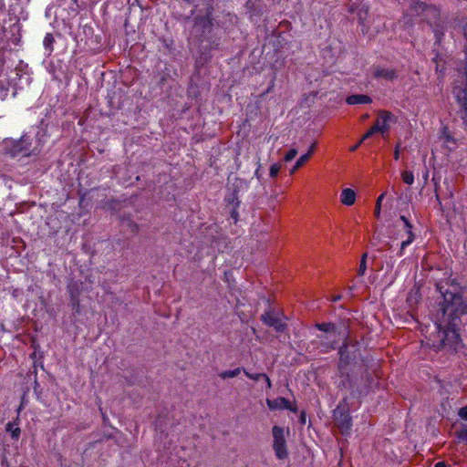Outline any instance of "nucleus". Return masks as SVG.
I'll return each instance as SVG.
<instances>
[{
  "label": "nucleus",
  "instance_id": "1",
  "mask_svg": "<svg viewBox=\"0 0 467 467\" xmlns=\"http://www.w3.org/2000/svg\"><path fill=\"white\" fill-rule=\"evenodd\" d=\"M359 348L357 342L345 340L338 348L337 389L347 390L352 398L362 399L379 387V378L358 364Z\"/></svg>",
  "mask_w": 467,
  "mask_h": 467
},
{
  "label": "nucleus",
  "instance_id": "2",
  "mask_svg": "<svg viewBox=\"0 0 467 467\" xmlns=\"http://www.w3.org/2000/svg\"><path fill=\"white\" fill-rule=\"evenodd\" d=\"M436 290L441 300L438 303L439 320L437 328L441 327H460L462 317L467 316V298L463 296L464 287L456 278H447L436 284Z\"/></svg>",
  "mask_w": 467,
  "mask_h": 467
},
{
  "label": "nucleus",
  "instance_id": "3",
  "mask_svg": "<svg viewBox=\"0 0 467 467\" xmlns=\"http://www.w3.org/2000/svg\"><path fill=\"white\" fill-rule=\"evenodd\" d=\"M42 149L40 139L24 134L19 140H15L8 150L12 157H30L37 155Z\"/></svg>",
  "mask_w": 467,
  "mask_h": 467
},
{
  "label": "nucleus",
  "instance_id": "4",
  "mask_svg": "<svg viewBox=\"0 0 467 467\" xmlns=\"http://www.w3.org/2000/svg\"><path fill=\"white\" fill-rule=\"evenodd\" d=\"M241 184L242 181L236 180V182L229 187L228 192L224 197L225 210L229 212L230 218L233 220L234 223H236L239 221L238 210L241 204V201L239 199Z\"/></svg>",
  "mask_w": 467,
  "mask_h": 467
},
{
  "label": "nucleus",
  "instance_id": "5",
  "mask_svg": "<svg viewBox=\"0 0 467 467\" xmlns=\"http://www.w3.org/2000/svg\"><path fill=\"white\" fill-rule=\"evenodd\" d=\"M378 116L379 119L374 123V125L362 136L361 141H365L378 132L384 134L390 129L389 123L397 121V118L389 110H379Z\"/></svg>",
  "mask_w": 467,
  "mask_h": 467
},
{
  "label": "nucleus",
  "instance_id": "6",
  "mask_svg": "<svg viewBox=\"0 0 467 467\" xmlns=\"http://www.w3.org/2000/svg\"><path fill=\"white\" fill-rule=\"evenodd\" d=\"M272 433L274 438L273 449L276 458L278 460L286 459L288 456V451L284 428L280 426H274L272 428Z\"/></svg>",
  "mask_w": 467,
  "mask_h": 467
},
{
  "label": "nucleus",
  "instance_id": "7",
  "mask_svg": "<svg viewBox=\"0 0 467 467\" xmlns=\"http://www.w3.org/2000/svg\"><path fill=\"white\" fill-rule=\"evenodd\" d=\"M460 327H441L439 331L443 330L441 343L443 347L457 351L462 345V338L459 333Z\"/></svg>",
  "mask_w": 467,
  "mask_h": 467
},
{
  "label": "nucleus",
  "instance_id": "8",
  "mask_svg": "<svg viewBox=\"0 0 467 467\" xmlns=\"http://www.w3.org/2000/svg\"><path fill=\"white\" fill-rule=\"evenodd\" d=\"M372 76L375 79L394 81L399 78L398 70L392 67H386L382 65H373Z\"/></svg>",
  "mask_w": 467,
  "mask_h": 467
},
{
  "label": "nucleus",
  "instance_id": "9",
  "mask_svg": "<svg viewBox=\"0 0 467 467\" xmlns=\"http://www.w3.org/2000/svg\"><path fill=\"white\" fill-rule=\"evenodd\" d=\"M334 420L343 434H348L352 427V418L348 410H334Z\"/></svg>",
  "mask_w": 467,
  "mask_h": 467
},
{
  "label": "nucleus",
  "instance_id": "10",
  "mask_svg": "<svg viewBox=\"0 0 467 467\" xmlns=\"http://www.w3.org/2000/svg\"><path fill=\"white\" fill-rule=\"evenodd\" d=\"M261 320L266 326L273 327L276 332L282 333L284 332L287 326L285 322H283L275 313L272 311H266L262 315Z\"/></svg>",
  "mask_w": 467,
  "mask_h": 467
},
{
  "label": "nucleus",
  "instance_id": "11",
  "mask_svg": "<svg viewBox=\"0 0 467 467\" xmlns=\"http://www.w3.org/2000/svg\"><path fill=\"white\" fill-rule=\"evenodd\" d=\"M319 340V348H321L322 353H328L331 350L337 348L338 339L337 337H335L329 334H324L317 336Z\"/></svg>",
  "mask_w": 467,
  "mask_h": 467
},
{
  "label": "nucleus",
  "instance_id": "12",
  "mask_svg": "<svg viewBox=\"0 0 467 467\" xmlns=\"http://www.w3.org/2000/svg\"><path fill=\"white\" fill-rule=\"evenodd\" d=\"M422 15H425V19L429 25L439 26V22H441V10L439 7L433 5H427V8H425V12Z\"/></svg>",
  "mask_w": 467,
  "mask_h": 467
},
{
  "label": "nucleus",
  "instance_id": "13",
  "mask_svg": "<svg viewBox=\"0 0 467 467\" xmlns=\"http://www.w3.org/2000/svg\"><path fill=\"white\" fill-rule=\"evenodd\" d=\"M456 98L463 111V121L467 125V86L464 88L457 90Z\"/></svg>",
  "mask_w": 467,
  "mask_h": 467
},
{
  "label": "nucleus",
  "instance_id": "14",
  "mask_svg": "<svg viewBox=\"0 0 467 467\" xmlns=\"http://www.w3.org/2000/svg\"><path fill=\"white\" fill-rule=\"evenodd\" d=\"M371 102V97L366 94H353L346 99V103L348 105L370 104Z\"/></svg>",
  "mask_w": 467,
  "mask_h": 467
},
{
  "label": "nucleus",
  "instance_id": "15",
  "mask_svg": "<svg viewBox=\"0 0 467 467\" xmlns=\"http://www.w3.org/2000/svg\"><path fill=\"white\" fill-rule=\"evenodd\" d=\"M288 400L284 397H278L274 400L266 399V404L271 410H285L288 407Z\"/></svg>",
  "mask_w": 467,
  "mask_h": 467
},
{
  "label": "nucleus",
  "instance_id": "16",
  "mask_svg": "<svg viewBox=\"0 0 467 467\" xmlns=\"http://www.w3.org/2000/svg\"><path fill=\"white\" fill-rule=\"evenodd\" d=\"M319 331L324 332L325 334H329L330 336L337 337V327L335 323L332 322H323V323H316L314 326Z\"/></svg>",
  "mask_w": 467,
  "mask_h": 467
},
{
  "label": "nucleus",
  "instance_id": "17",
  "mask_svg": "<svg viewBox=\"0 0 467 467\" xmlns=\"http://www.w3.org/2000/svg\"><path fill=\"white\" fill-rule=\"evenodd\" d=\"M18 417L14 421H9L5 425V431L9 432L12 440L18 441L21 435V429L18 427Z\"/></svg>",
  "mask_w": 467,
  "mask_h": 467
},
{
  "label": "nucleus",
  "instance_id": "18",
  "mask_svg": "<svg viewBox=\"0 0 467 467\" xmlns=\"http://www.w3.org/2000/svg\"><path fill=\"white\" fill-rule=\"evenodd\" d=\"M340 201L347 206L353 205L356 201V192L350 188L344 189L340 194Z\"/></svg>",
  "mask_w": 467,
  "mask_h": 467
},
{
  "label": "nucleus",
  "instance_id": "19",
  "mask_svg": "<svg viewBox=\"0 0 467 467\" xmlns=\"http://www.w3.org/2000/svg\"><path fill=\"white\" fill-rule=\"evenodd\" d=\"M245 7L251 15L261 16L263 14L261 0H247Z\"/></svg>",
  "mask_w": 467,
  "mask_h": 467
},
{
  "label": "nucleus",
  "instance_id": "20",
  "mask_svg": "<svg viewBox=\"0 0 467 467\" xmlns=\"http://www.w3.org/2000/svg\"><path fill=\"white\" fill-rule=\"evenodd\" d=\"M400 221H401L403 223V230L405 231V233L407 234V239L411 238V243H413L415 241L416 235L412 231V229H413L412 223L410 222V220L405 215H400Z\"/></svg>",
  "mask_w": 467,
  "mask_h": 467
},
{
  "label": "nucleus",
  "instance_id": "21",
  "mask_svg": "<svg viewBox=\"0 0 467 467\" xmlns=\"http://www.w3.org/2000/svg\"><path fill=\"white\" fill-rule=\"evenodd\" d=\"M67 290L69 294V297H73L76 300L77 296H80L81 293V283L78 281L71 280L67 286Z\"/></svg>",
  "mask_w": 467,
  "mask_h": 467
},
{
  "label": "nucleus",
  "instance_id": "22",
  "mask_svg": "<svg viewBox=\"0 0 467 467\" xmlns=\"http://www.w3.org/2000/svg\"><path fill=\"white\" fill-rule=\"evenodd\" d=\"M425 8H427V4L420 0H412L410 5V9L417 16L422 15Z\"/></svg>",
  "mask_w": 467,
  "mask_h": 467
},
{
  "label": "nucleus",
  "instance_id": "23",
  "mask_svg": "<svg viewBox=\"0 0 467 467\" xmlns=\"http://www.w3.org/2000/svg\"><path fill=\"white\" fill-rule=\"evenodd\" d=\"M54 43H55V38H54L53 34L47 33L44 37V40H43V46H44L46 51L48 52V54H51L53 52Z\"/></svg>",
  "mask_w": 467,
  "mask_h": 467
},
{
  "label": "nucleus",
  "instance_id": "24",
  "mask_svg": "<svg viewBox=\"0 0 467 467\" xmlns=\"http://www.w3.org/2000/svg\"><path fill=\"white\" fill-rule=\"evenodd\" d=\"M195 26H202L203 30L211 28L213 26L212 19L208 16L196 17Z\"/></svg>",
  "mask_w": 467,
  "mask_h": 467
},
{
  "label": "nucleus",
  "instance_id": "25",
  "mask_svg": "<svg viewBox=\"0 0 467 467\" xmlns=\"http://www.w3.org/2000/svg\"><path fill=\"white\" fill-rule=\"evenodd\" d=\"M243 369H244V368H236L232 370H224L219 374V377L223 379L234 378V377L238 376L241 373V371H243Z\"/></svg>",
  "mask_w": 467,
  "mask_h": 467
},
{
  "label": "nucleus",
  "instance_id": "26",
  "mask_svg": "<svg viewBox=\"0 0 467 467\" xmlns=\"http://www.w3.org/2000/svg\"><path fill=\"white\" fill-rule=\"evenodd\" d=\"M402 181L408 184L412 185L414 182V174L411 171H405L401 174Z\"/></svg>",
  "mask_w": 467,
  "mask_h": 467
},
{
  "label": "nucleus",
  "instance_id": "27",
  "mask_svg": "<svg viewBox=\"0 0 467 467\" xmlns=\"http://www.w3.org/2000/svg\"><path fill=\"white\" fill-rule=\"evenodd\" d=\"M385 197V193H381L378 199H377V202H376V205H375V211H374V214L377 218H379L380 216V211H381V202L382 200L384 199Z\"/></svg>",
  "mask_w": 467,
  "mask_h": 467
},
{
  "label": "nucleus",
  "instance_id": "28",
  "mask_svg": "<svg viewBox=\"0 0 467 467\" xmlns=\"http://www.w3.org/2000/svg\"><path fill=\"white\" fill-rule=\"evenodd\" d=\"M280 169H281V165L279 163L272 164L269 169L270 177H272V178L277 177L279 174Z\"/></svg>",
  "mask_w": 467,
  "mask_h": 467
},
{
  "label": "nucleus",
  "instance_id": "29",
  "mask_svg": "<svg viewBox=\"0 0 467 467\" xmlns=\"http://www.w3.org/2000/svg\"><path fill=\"white\" fill-rule=\"evenodd\" d=\"M433 27V33L435 36V39L437 42H441L443 36V31L440 28L441 23L439 22V26H431Z\"/></svg>",
  "mask_w": 467,
  "mask_h": 467
},
{
  "label": "nucleus",
  "instance_id": "30",
  "mask_svg": "<svg viewBox=\"0 0 467 467\" xmlns=\"http://www.w3.org/2000/svg\"><path fill=\"white\" fill-rule=\"evenodd\" d=\"M309 159H310V154L305 153V154L301 155L296 161V169L301 168Z\"/></svg>",
  "mask_w": 467,
  "mask_h": 467
},
{
  "label": "nucleus",
  "instance_id": "31",
  "mask_svg": "<svg viewBox=\"0 0 467 467\" xmlns=\"http://www.w3.org/2000/svg\"><path fill=\"white\" fill-rule=\"evenodd\" d=\"M243 371L248 379H251L256 380V381L263 379V376H264V373H250L245 368H244Z\"/></svg>",
  "mask_w": 467,
  "mask_h": 467
},
{
  "label": "nucleus",
  "instance_id": "32",
  "mask_svg": "<svg viewBox=\"0 0 467 467\" xmlns=\"http://www.w3.org/2000/svg\"><path fill=\"white\" fill-rule=\"evenodd\" d=\"M456 435L460 441H467V425H464L461 430H459Z\"/></svg>",
  "mask_w": 467,
  "mask_h": 467
},
{
  "label": "nucleus",
  "instance_id": "33",
  "mask_svg": "<svg viewBox=\"0 0 467 467\" xmlns=\"http://www.w3.org/2000/svg\"><path fill=\"white\" fill-rule=\"evenodd\" d=\"M297 155V150L296 149H290L285 155L284 160L288 162L291 161L296 158Z\"/></svg>",
  "mask_w": 467,
  "mask_h": 467
},
{
  "label": "nucleus",
  "instance_id": "34",
  "mask_svg": "<svg viewBox=\"0 0 467 467\" xmlns=\"http://www.w3.org/2000/svg\"><path fill=\"white\" fill-rule=\"evenodd\" d=\"M411 244H412L411 243V238L410 239H406V240L402 241L401 244H400V251L398 252V256H402L404 254V251H405L406 247H408Z\"/></svg>",
  "mask_w": 467,
  "mask_h": 467
},
{
  "label": "nucleus",
  "instance_id": "35",
  "mask_svg": "<svg viewBox=\"0 0 467 467\" xmlns=\"http://www.w3.org/2000/svg\"><path fill=\"white\" fill-rule=\"evenodd\" d=\"M441 137L446 142H455L453 137L451 135L447 128H444L441 132Z\"/></svg>",
  "mask_w": 467,
  "mask_h": 467
},
{
  "label": "nucleus",
  "instance_id": "36",
  "mask_svg": "<svg viewBox=\"0 0 467 467\" xmlns=\"http://www.w3.org/2000/svg\"><path fill=\"white\" fill-rule=\"evenodd\" d=\"M366 270H367V263L364 261L360 262L358 269V275H364V274L366 273Z\"/></svg>",
  "mask_w": 467,
  "mask_h": 467
},
{
  "label": "nucleus",
  "instance_id": "37",
  "mask_svg": "<svg viewBox=\"0 0 467 467\" xmlns=\"http://www.w3.org/2000/svg\"><path fill=\"white\" fill-rule=\"evenodd\" d=\"M458 415L461 419L467 420V405L459 410Z\"/></svg>",
  "mask_w": 467,
  "mask_h": 467
},
{
  "label": "nucleus",
  "instance_id": "38",
  "mask_svg": "<svg viewBox=\"0 0 467 467\" xmlns=\"http://www.w3.org/2000/svg\"><path fill=\"white\" fill-rule=\"evenodd\" d=\"M298 421H299L300 425H305L306 424V413L305 410H302L300 412Z\"/></svg>",
  "mask_w": 467,
  "mask_h": 467
},
{
  "label": "nucleus",
  "instance_id": "39",
  "mask_svg": "<svg viewBox=\"0 0 467 467\" xmlns=\"http://www.w3.org/2000/svg\"><path fill=\"white\" fill-rule=\"evenodd\" d=\"M285 410L291 411V412H297V406L296 404L294 402V403H291L290 401H288V407L285 408Z\"/></svg>",
  "mask_w": 467,
  "mask_h": 467
},
{
  "label": "nucleus",
  "instance_id": "40",
  "mask_svg": "<svg viewBox=\"0 0 467 467\" xmlns=\"http://www.w3.org/2000/svg\"><path fill=\"white\" fill-rule=\"evenodd\" d=\"M70 304L74 308L78 307L79 306V296H76V300H74L73 297H70Z\"/></svg>",
  "mask_w": 467,
  "mask_h": 467
},
{
  "label": "nucleus",
  "instance_id": "41",
  "mask_svg": "<svg viewBox=\"0 0 467 467\" xmlns=\"http://www.w3.org/2000/svg\"><path fill=\"white\" fill-rule=\"evenodd\" d=\"M263 379L265 381L267 388L271 389L272 388V382H271L269 377L265 373H264Z\"/></svg>",
  "mask_w": 467,
  "mask_h": 467
},
{
  "label": "nucleus",
  "instance_id": "42",
  "mask_svg": "<svg viewBox=\"0 0 467 467\" xmlns=\"http://www.w3.org/2000/svg\"><path fill=\"white\" fill-rule=\"evenodd\" d=\"M316 148H317V142H313L310 145L309 150H308V151L306 154H310V157H311L312 154L314 153V150H316Z\"/></svg>",
  "mask_w": 467,
  "mask_h": 467
},
{
  "label": "nucleus",
  "instance_id": "43",
  "mask_svg": "<svg viewBox=\"0 0 467 467\" xmlns=\"http://www.w3.org/2000/svg\"><path fill=\"white\" fill-rule=\"evenodd\" d=\"M393 157L396 161H398L400 159V145L396 146L394 152H393Z\"/></svg>",
  "mask_w": 467,
  "mask_h": 467
},
{
  "label": "nucleus",
  "instance_id": "44",
  "mask_svg": "<svg viewBox=\"0 0 467 467\" xmlns=\"http://www.w3.org/2000/svg\"><path fill=\"white\" fill-rule=\"evenodd\" d=\"M363 141H361V140L359 141H358L356 144H354L351 148H350V151H355L358 149V147L361 145Z\"/></svg>",
  "mask_w": 467,
  "mask_h": 467
},
{
  "label": "nucleus",
  "instance_id": "45",
  "mask_svg": "<svg viewBox=\"0 0 467 467\" xmlns=\"http://www.w3.org/2000/svg\"><path fill=\"white\" fill-rule=\"evenodd\" d=\"M274 86H275V78L271 80V83H270L268 88L266 89L265 93L271 92V90L273 89Z\"/></svg>",
  "mask_w": 467,
  "mask_h": 467
},
{
  "label": "nucleus",
  "instance_id": "46",
  "mask_svg": "<svg viewBox=\"0 0 467 467\" xmlns=\"http://www.w3.org/2000/svg\"><path fill=\"white\" fill-rule=\"evenodd\" d=\"M438 186H439L438 182H435V192H436L435 193V197H436V200L438 201V202L441 203V199H440V196H439V194L437 192Z\"/></svg>",
  "mask_w": 467,
  "mask_h": 467
},
{
  "label": "nucleus",
  "instance_id": "47",
  "mask_svg": "<svg viewBox=\"0 0 467 467\" xmlns=\"http://www.w3.org/2000/svg\"><path fill=\"white\" fill-rule=\"evenodd\" d=\"M434 467H447V464L444 462H438Z\"/></svg>",
  "mask_w": 467,
  "mask_h": 467
},
{
  "label": "nucleus",
  "instance_id": "48",
  "mask_svg": "<svg viewBox=\"0 0 467 467\" xmlns=\"http://www.w3.org/2000/svg\"><path fill=\"white\" fill-rule=\"evenodd\" d=\"M367 257H368V254L367 253H364L361 256V259H360V262H366L367 263Z\"/></svg>",
  "mask_w": 467,
  "mask_h": 467
},
{
  "label": "nucleus",
  "instance_id": "49",
  "mask_svg": "<svg viewBox=\"0 0 467 467\" xmlns=\"http://www.w3.org/2000/svg\"><path fill=\"white\" fill-rule=\"evenodd\" d=\"M341 296L340 295H337V296H335L332 299L333 302H337V301H339L341 299Z\"/></svg>",
  "mask_w": 467,
  "mask_h": 467
},
{
  "label": "nucleus",
  "instance_id": "50",
  "mask_svg": "<svg viewBox=\"0 0 467 467\" xmlns=\"http://www.w3.org/2000/svg\"><path fill=\"white\" fill-rule=\"evenodd\" d=\"M428 178H429V171H426V172L423 175V179H424L425 182H427Z\"/></svg>",
  "mask_w": 467,
  "mask_h": 467
},
{
  "label": "nucleus",
  "instance_id": "51",
  "mask_svg": "<svg viewBox=\"0 0 467 467\" xmlns=\"http://www.w3.org/2000/svg\"><path fill=\"white\" fill-rule=\"evenodd\" d=\"M298 169H296V164L294 165V167L292 168L290 173H294L296 171H297Z\"/></svg>",
  "mask_w": 467,
  "mask_h": 467
},
{
  "label": "nucleus",
  "instance_id": "52",
  "mask_svg": "<svg viewBox=\"0 0 467 467\" xmlns=\"http://www.w3.org/2000/svg\"><path fill=\"white\" fill-rule=\"evenodd\" d=\"M254 176L259 178V169L254 171Z\"/></svg>",
  "mask_w": 467,
  "mask_h": 467
},
{
  "label": "nucleus",
  "instance_id": "53",
  "mask_svg": "<svg viewBox=\"0 0 467 467\" xmlns=\"http://www.w3.org/2000/svg\"><path fill=\"white\" fill-rule=\"evenodd\" d=\"M375 240H376V237L374 236V237H373V240L371 241V245H372V246H376Z\"/></svg>",
  "mask_w": 467,
  "mask_h": 467
},
{
  "label": "nucleus",
  "instance_id": "54",
  "mask_svg": "<svg viewBox=\"0 0 467 467\" xmlns=\"http://www.w3.org/2000/svg\"><path fill=\"white\" fill-rule=\"evenodd\" d=\"M36 352H33V353L30 355V358L34 359V358H36Z\"/></svg>",
  "mask_w": 467,
  "mask_h": 467
},
{
  "label": "nucleus",
  "instance_id": "55",
  "mask_svg": "<svg viewBox=\"0 0 467 467\" xmlns=\"http://www.w3.org/2000/svg\"><path fill=\"white\" fill-rule=\"evenodd\" d=\"M218 47H219V43H216V44H214V46H213V47H212L211 48H218Z\"/></svg>",
  "mask_w": 467,
  "mask_h": 467
},
{
  "label": "nucleus",
  "instance_id": "56",
  "mask_svg": "<svg viewBox=\"0 0 467 467\" xmlns=\"http://www.w3.org/2000/svg\"><path fill=\"white\" fill-rule=\"evenodd\" d=\"M360 23L363 24V18L359 16Z\"/></svg>",
  "mask_w": 467,
  "mask_h": 467
},
{
  "label": "nucleus",
  "instance_id": "57",
  "mask_svg": "<svg viewBox=\"0 0 467 467\" xmlns=\"http://www.w3.org/2000/svg\"><path fill=\"white\" fill-rule=\"evenodd\" d=\"M134 227H135V230H134V231H138V225H137V224H135V225H134Z\"/></svg>",
  "mask_w": 467,
  "mask_h": 467
},
{
  "label": "nucleus",
  "instance_id": "58",
  "mask_svg": "<svg viewBox=\"0 0 467 467\" xmlns=\"http://www.w3.org/2000/svg\"><path fill=\"white\" fill-rule=\"evenodd\" d=\"M368 117V114H365V115L363 116V118H364V119H367Z\"/></svg>",
  "mask_w": 467,
  "mask_h": 467
}]
</instances>
